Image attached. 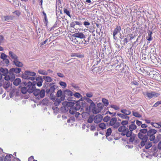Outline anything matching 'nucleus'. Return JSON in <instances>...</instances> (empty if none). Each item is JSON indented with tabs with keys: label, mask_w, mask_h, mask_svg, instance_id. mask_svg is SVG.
Returning <instances> with one entry per match:
<instances>
[{
	"label": "nucleus",
	"mask_w": 161,
	"mask_h": 161,
	"mask_svg": "<svg viewBox=\"0 0 161 161\" xmlns=\"http://www.w3.org/2000/svg\"><path fill=\"white\" fill-rule=\"evenodd\" d=\"M43 78L47 82H50L52 80V78L49 76H44Z\"/></svg>",
	"instance_id": "c9c22d12"
},
{
	"label": "nucleus",
	"mask_w": 161,
	"mask_h": 161,
	"mask_svg": "<svg viewBox=\"0 0 161 161\" xmlns=\"http://www.w3.org/2000/svg\"><path fill=\"white\" fill-rule=\"evenodd\" d=\"M72 36L74 37L79 38L80 39H83L86 37L85 36L82 32L75 33Z\"/></svg>",
	"instance_id": "9d476101"
},
{
	"label": "nucleus",
	"mask_w": 161,
	"mask_h": 161,
	"mask_svg": "<svg viewBox=\"0 0 161 161\" xmlns=\"http://www.w3.org/2000/svg\"><path fill=\"white\" fill-rule=\"evenodd\" d=\"M62 91L61 90H58L57 93V95L58 97H60L62 95Z\"/></svg>",
	"instance_id": "4d7b16f0"
},
{
	"label": "nucleus",
	"mask_w": 161,
	"mask_h": 161,
	"mask_svg": "<svg viewBox=\"0 0 161 161\" xmlns=\"http://www.w3.org/2000/svg\"><path fill=\"white\" fill-rule=\"evenodd\" d=\"M15 74L13 72V71H11L10 69L9 70V75L11 79V81H13L15 78Z\"/></svg>",
	"instance_id": "4be33fe9"
},
{
	"label": "nucleus",
	"mask_w": 161,
	"mask_h": 161,
	"mask_svg": "<svg viewBox=\"0 0 161 161\" xmlns=\"http://www.w3.org/2000/svg\"><path fill=\"white\" fill-rule=\"evenodd\" d=\"M4 79L5 80H7V81H8L9 80H11V79L10 78L9 75H6L5 76Z\"/></svg>",
	"instance_id": "680f3d73"
},
{
	"label": "nucleus",
	"mask_w": 161,
	"mask_h": 161,
	"mask_svg": "<svg viewBox=\"0 0 161 161\" xmlns=\"http://www.w3.org/2000/svg\"><path fill=\"white\" fill-rule=\"evenodd\" d=\"M160 104L159 101L157 102L153 105V107H156L158 106Z\"/></svg>",
	"instance_id": "338daca9"
},
{
	"label": "nucleus",
	"mask_w": 161,
	"mask_h": 161,
	"mask_svg": "<svg viewBox=\"0 0 161 161\" xmlns=\"http://www.w3.org/2000/svg\"><path fill=\"white\" fill-rule=\"evenodd\" d=\"M69 109L68 106H63L61 108V111L63 112H67Z\"/></svg>",
	"instance_id": "72a5a7b5"
},
{
	"label": "nucleus",
	"mask_w": 161,
	"mask_h": 161,
	"mask_svg": "<svg viewBox=\"0 0 161 161\" xmlns=\"http://www.w3.org/2000/svg\"><path fill=\"white\" fill-rule=\"evenodd\" d=\"M38 73L44 75H48L47 72L46 71L42 70V69H40L38 70Z\"/></svg>",
	"instance_id": "2f4dec72"
},
{
	"label": "nucleus",
	"mask_w": 161,
	"mask_h": 161,
	"mask_svg": "<svg viewBox=\"0 0 161 161\" xmlns=\"http://www.w3.org/2000/svg\"><path fill=\"white\" fill-rule=\"evenodd\" d=\"M97 108H98L101 111L103 110V106L102 103H99L97 104Z\"/></svg>",
	"instance_id": "e433bc0d"
},
{
	"label": "nucleus",
	"mask_w": 161,
	"mask_h": 161,
	"mask_svg": "<svg viewBox=\"0 0 161 161\" xmlns=\"http://www.w3.org/2000/svg\"><path fill=\"white\" fill-rule=\"evenodd\" d=\"M110 117L107 116L104 117L103 120L105 122H108L110 120Z\"/></svg>",
	"instance_id": "09e8293b"
},
{
	"label": "nucleus",
	"mask_w": 161,
	"mask_h": 161,
	"mask_svg": "<svg viewBox=\"0 0 161 161\" xmlns=\"http://www.w3.org/2000/svg\"><path fill=\"white\" fill-rule=\"evenodd\" d=\"M1 72L3 74V75L5 76V75L8 74V70L7 69H4L3 68L1 69Z\"/></svg>",
	"instance_id": "a878e982"
},
{
	"label": "nucleus",
	"mask_w": 161,
	"mask_h": 161,
	"mask_svg": "<svg viewBox=\"0 0 161 161\" xmlns=\"http://www.w3.org/2000/svg\"><path fill=\"white\" fill-rule=\"evenodd\" d=\"M121 28L120 26H117L116 28L114 29L113 31V36H114V39L116 40L117 37L115 36L119 33L121 30Z\"/></svg>",
	"instance_id": "6e6552de"
},
{
	"label": "nucleus",
	"mask_w": 161,
	"mask_h": 161,
	"mask_svg": "<svg viewBox=\"0 0 161 161\" xmlns=\"http://www.w3.org/2000/svg\"><path fill=\"white\" fill-rule=\"evenodd\" d=\"M62 104L64 106H73L74 103L72 102L65 101L63 102L62 103Z\"/></svg>",
	"instance_id": "cd10ccee"
},
{
	"label": "nucleus",
	"mask_w": 161,
	"mask_h": 161,
	"mask_svg": "<svg viewBox=\"0 0 161 161\" xmlns=\"http://www.w3.org/2000/svg\"><path fill=\"white\" fill-rule=\"evenodd\" d=\"M57 75L59 76L61 78H63L64 77V75L60 73H57Z\"/></svg>",
	"instance_id": "69168bd1"
},
{
	"label": "nucleus",
	"mask_w": 161,
	"mask_h": 161,
	"mask_svg": "<svg viewBox=\"0 0 161 161\" xmlns=\"http://www.w3.org/2000/svg\"><path fill=\"white\" fill-rule=\"evenodd\" d=\"M33 92L36 98L38 99L43 97L45 95V91L43 89L40 90L39 89H35Z\"/></svg>",
	"instance_id": "f03ea898"
},
{
	"label": "nucleus",
	"mask_w": 161,
	"mask_h": 161,
	"mask_svg": "<svg viewBox=\"0 0 161 161\" xmlns=\"http://www.w3.org/2000/svg\"><path fill=\"white\" fill-rule=\"evenodd\" d=\"M109 125L112 126L114 128L117 129L120 125V123L117 122L116 118L114 117L110 119L109 122Z\"/></svg>",
	"instance_id": "39448f33"
},
{
	"label": "nucleus",
	"mask_w": 161,
	"mask_h": 161,
	"mask_svg": "<svg viewBox=\"0 0 161 161\" xmlns=\"http://www.w3.org/2000/svg\"><path fill=\"white\" fill-rule=\"evenodd\" d=\"M2 20L3 21H9L12 19V17L10 16H2L1 17Z\"/></svg>",
	"instance_id": "2eb2a0df"
},
{
	"label": "nucleus",
	"mask_w": 161,
	"mask_h": 161,
	"mask_svg": "<svg viewBox=\"0 0 161 161\" xmlns=\"http://www.w3.org/2000/svg\"><path fill=\"white\" fill-rule=\"evenodd\" d=\"M98 126L99 128L102 130H103L106 128V125L105 124L103 123H101L99 124Z\"/></svg>",
	"instance_id": "bb28decb"
},
{
	"label": "nucleus",
	"mask_w": 161,
	"mask_h": 161,
	"mask_svg": "<svg viewBox=\"0 0 161 161\" xmlns=\"http://www.w3.org/2000/svg\"><path fill=\"white\" fill-rule=\"evenodd\" d=\"M95 108V103L93 102L91 103L89 106V108L92 110V111Z\"/></svg>",
	"instance_id": "58836bf2"
},
{
	"label": "nucleus",
	"mask_w": 161,
	"mask_h": 161,
	"mask_svg": "<svg viewBox=\"0 0 161 161\" xmlns=\"http://www.w3.org/2000/svg\"><path fill=\"white\" fill-rule=\"evenodd\" d=\"M153 127L156 128H160V127L159 126V123H155V124H154V125H153Z\"/></svg>",
	"instance_id": "0e129e2a"
},
{
	"label": "nucleus",
	"mask_w": 161,
	"mask_h": 161,
	"mask_svg": "<svg viewBox=\"0 0 161 161\" xmlns=\"http://www.w3.org/2000/svg\"><path fill=\"white\" fill-rule=\"evenodd\" d=\"M65 93L66 95H67L70 97L72 96L73 95L72 92L69 90H65Z\"/></svg>",
	"instance_id": "c85d7f7f"
},
{
	"label": "nucleus",
	"mask_w": 161,
	"mask_h": 161,
	"mask_svg": "<svg viewBox=\"0 0 161 161\" xmlns=\"http://www.w3.org/2000/svg\"><path fill=\"white\" fill-rule=\"evenodd\" d=\"M117 114L119 117L123 119L127 120H129L130 119V117L128 116V115H126L123 113H118Z\"/></svg>",
	"instance_id": "ddd939ff"
},
{
	"label": "nucleus",
	"mask_w": 161,
	"mask_h": 161,
	"mask_svg": "<svg viewBox=\"0 0 161 161\" xmlns=\"http://www.w3.org/2000/svg\"><path fill=\"white\" fill-rule=\"evenodd\" d=\"M21 82V80L19 78H17L13 82V84L14 85L18 86Z\"/></svg>",
	"instance_id": "5701e85b"
},
{
	"label": "nucleus",
	"mask_w": 161,
	"mask_h": 161,
	"mask_svg": "<svg viewBox=\"0 0 161 161\" xmlns=\"http://www.w3.org/2000/svg\"><path fill=\"white\" fill-rule=\"evenodd\" d=\"M134 123V122H133L129 126V131L131 132V134L132 133V131L135 130L136 128V125L133 123Z\"/></svg>",
	"instance_id": "4468645a"
},
{
	"label": "nucleus",
	"mask_w": 161,
	"mask_h": 161,
	"mask_svg": "<svg viewBox=\"0 0 161 161\" xmlns=\"http://www.w3.org/2000/svg\"><path fill=\"white\" fill-rule=\"evenodd\" d=\"M122 136L126 135L127 137H129L131 136V132H129V129L128 128H126L120 133Z\"/></svg>",
	"instance_id": "f8f14e48"
},
{
	"label": "nucleus",
	"mask_w": 161,
	"mask_h": 161,
	"mask_svg": "<svg viewBox=\"0 0 161 161\" xmlns=\"http://www.w3.org/2000/svg\"><path fill=\"white\" fill-rule=\"evenodd\" d=\"M8 57V56L4 53H2L0 58L3 60Z\"/></svg>",
	"instance_id": "49530a36"
},
{
	"label": "nucleus",
	"mask_w": 161,
	"mask_h": 161,
	"mask_svg": "<svg viewBox=\"0 0 161 161\" xmlns=\"http://www.w3.org/2000/svg\"><path fill=\"white\" fill-rule=\"evenodd\" d=\"M144 95L146 96L149 99H151L152 98H155L158 97L159 95V94L154 92H146Z\"/></svg>",
	"instance_id": "423d86ee"
},
{
	"label": "nucleus",
	"mask_w": 161,
	"mask_h": 161,
	"mask_svg": "<svg viewBox=\"0 0 161 161\" xmlns=\"http://www.w3.org/2000/svg\"><path fill=\"white\" fill-rule=\"evenodd\" d=\"M60 85L62 86H63L64 87H65L66 86V83L64 82L61 81L59 83Z\"/></svg>",
	"instance_id": "bf43d9fd"
},
{
	"label": "nucleus",
	"mask_w": 161,
	"mask_h": 161,
	"mask_svg": "<svg viewBox=\"0 0 161 161\" xmlns=\"http://www.w3.org/2000/svg\"><path fill=\"white\" fill-rule=\"evenodd\" d=\"M102 116L100 114H98L94 118V122L96 123H98L101 122L103 119Z\"/></svg>",
	"instance_id": "1a4fd4ad"
},
{
	"label": "nucleus",
	"mask_w": 161,
	"mask_h": 161,
	"mask_svg": "<svg viewBox=\"0 0 161 161\" xmlns=\"http://www.w3.org/2000/svg\"><path fill=\"white\" fill-rule=\"evenodd\" d=\"M74 23L75 24V25H82V23L81 22H79V21H74Z\"/></svg>",
	"instance_id": "e2e57ef3"
},
{
	"label": "nucleus",
	"mask_w": 161,
	"mask_h": 161,
	"mask_svg": "<svg viewBox=\"0 0 161 161\" xmlns=\"http://www.w3.org/2000/svg\"><path fill=\"white\" fill-rule=\"evenodd\" d=\"M100 111H101L97 106L96 107H95V109L93 110L92 112L94 114H97L99 113Z\"/></svg>",
	"instance_id": "4c0bfd02"
},
{
	"label": "nucleus",
	"mask_w": 161,
	"mask_h": 161,
	"mask_svg": "<svg viewBox=\"0 0 161 161\" xmlns=\"http://www.w3.org/2000/svg\"><path fill=\"white\" fill-rule=\"evenodd\" d=\"M36 75V73L33 72L26 71L22 75V78L25 79L34 80L35 79L34 76Z\"/></svg>",
	"instance_id": "f257e3e1"
},
{
	"label": "nucleus",
	"mask_w": 161,
	"mask_h": 161,
	"mask_svg": "<svg viewBox=\"0 0 161 161\" xmlns=\"http://www.w3.org/2000/svg\"><path fill=\"white\" fill-rule=\"evenodd\" d=\"M86 96L88 97H92L93 94L91 92L87 93L86 94Z\"/></svg>",
	"instance_id": "6e6d98bb"
},
{
	"label": "nucleus",
	"mask_w": 161,
	"mask_h": 161,
	"mask_svg": "<svg viewBox=\"0 0 161 161\" xmlns=\"http://www.w3.org/2000/svg\"><path fill=\"white\" fill-rule=\"evenodd\" d=\"M13 62L14 64L16 66L18 67H22L23 65L22 63L19 61L18 59H16L15 60H14Z\"/></svg>",
	"instance_id": "a211bd4d"
},
{
	"label": "nucleus",
	"mask_w": 161,
	"mask_h": 161,
	"mask_svg": "<svg viewBox=\"0 0 161 161\" xmlns=\"http://www.w3.org/2000/svg\"><path fill=\"white\" fill-rule=\"evenodd\" d=\"M11 160V157L9 155H7L4 159V161H10Z\"/></svg>",
	"instance_id": "a18cd8bd"
},
{
	"label": "nucleus",
	"mask_w": 161,
	"mask_h": 161,
	"mask_svg": "<svg viewBox=\"0 0 161 161\" xmlns=\"http://www.w3.org/2000/svg\"><path fill=\"white\" fill-rule=\"evenodd\" d=\"M147 130L146 129H141L140 130V132L139 133H141V134H145L147 132Z\"/></svg>",
	"instance_id": "de8ad7c7"
},
{
	"label": "nucleus",
	"mask_w": 161,
	"mask_h": 161,
	"mask_svg": "<svg viewBox=\"0 0 161 161\" xmlns=\"http://www.w3.org/2000/svg\"><path fill=\"white\" fill-rule=\"evenodd\" d=\"M3 60L4 62L6 64H9V60L7 58L5 59H4Z\"/></svg>",
	"instance_id": "774afa93"
},
{
	"label": "nucleus",
	"mask_w": 161,
	"mask_h": 161,
	"mask_svg": "<svg viewBox=\"0 0 161 161\" xmlns=\"http://www.w3.org/2000/svg\"><path fill=\"white\" fill-rule=\"evenodd\" d=\"M130 138L129 139V141L132 143H135L136 141V136L134 134L132 133L131 134V136H130Z\"/></svg>",
	"instance_id": "6ab92c4d"
},
{
	"label": "nucleus",
	"mask_w": 161,
	"mask_h": 161,
	"mask_svg": "<svg viewBox=\"0 0 161 161\" xmlns=\"http://www.w3.org/2000/svg\"><path fill=\"white\" fill-rule=\"evenodd\" d=\"M40 81H38L37 83H36L37 85L39 87L41 86L42 85V80L41 78H40Z\"/></svg>",
	"instance_id": "3c124183"
},
{
	"label": "nucleus",
	"mask_w": 161,
	"mask_h": 161,
	"mask_svg": "<svg viewBox=\"0 0 161 161\" xmlns=\"http://www.w3.org/2000/svg\"><path fill=\"white\" fill-rule=\"evenodd\" d=\"M10 82L8 81H5L4 82L3 86L5 89H7L10 86Z\"/></svg>",
	"instance_id": "b1692460"
},
{
	"label": "nucleus",
	"mask_w": 161,
	"mask_h": 161,
	"mask_svg": "<svg viewBox=\"0 0 161 161\" xmlns=\"http://www.w3.org/2000/svg\"><path fill=\"white\" fill-rule=\"evenodd\" d=\"M25 83L27 85L26 86L28 89V92L29 93L33 92L36 88V82H33L32 83L30 81H29L27 82V84L26 82H25L24 83V84Z\"/></svg>",
	"instance_id": "7ed1b4c3"
},
{
	"label": "nucleus",
	"mask_w": 161,
	"mask_h": 161,
	"mask_svg": "<svg viewBox=\"0 0 161 161\" xmlns=\"http://www.w3.org/2000/svg\"><path fill=\"white\" fill-rule=\"evenodd\" d=\"M157 132V130L153 129H150L148 131L147 135L150 136L155 135Z\"/></svg>",
	"instance_id": "f3484780"
},
{
	"label": "nucleus",
	"mask_w": 161,
	"mask_h": 161,
	"mask_svg": "<svg viewBox=\"0 0 161 161\" xmlns=\"http://www.w3.org/2000/svg\"><path fill=\"white\" fill-rule=\"evenodd\" d=\"M112 133V130L110 128H109L107 130V132L106 133V136L107 137V136H109Z\"/></svg>",
	"instance_id": "ea45409f"
},
{
	"label": "nucleus",
	"mask_w": 161,
	"mask_h": 161,
	"mask_svg": "<svg viewBox=\"0 0 161 161\" xmlns=\"http://www.w3.org/2000/svg\"><path fill=\"white\" fill-rule=\"evenodd\" d=\"M84 25L87 28H88V27L87 26H89L90 25V24L89 22L87 21H85L83 23Z\"/></svg>",
	"instance_id": "13d9d810"
},
{
	"label": "nucleus",
	"mask_w": 161,
	"mask_h": 161,
	"mask_svg": "<svg viewBox=\"0 0 161 161\" xmlns=\"http://www.w3.org/2000/svg\"><path fill=\"white\" fill-rule=\"evenodd\" d=\"M42 104L44 105H47L48 103V100L47 98H44L42 102Z\"/></svg>",
	"instance_id": "c03bdc74"
},
{
	"label": "nucleus",
	"mask_w": 161,
	"mask_h": 161,
	"mask_svg": "<svg viewBox=\"0 0 161 161\" xmlns=\"http://www.w3.org/2000/svg\"><path fill=\"white\" fill-rule=\"evenodd\" d=\"M110 107L111 108H114L116 110H118L119 108V107L118 106L116 105H112Z\"/></svg>",
	"instance_id": "864d4df0"
},
{
	"label": "nucleus",
	"mask_w": 161,
	"mask_h": 161,
	"mask_svg": "<svg viewBox=\"0 0 161 161\" xmlns=\"http://www.w3.org/2000/svg\"><path fill=\"white\" fill-rule=\"evenodd\" d=\"M50 87L48 88H47L46 90V92L47 93L51 95L54 92V91L56 89V86L55 85L52 86L51 84L50 85Z\"/></svg>",
	"instance_id": "0eeeda50"
},
{
	"label": "nucleus",
	"mask_w": 161,
	"mask_h": 161,
	"mask_svg": "<svg viewBox=\"0 0 161 161\" xmlns=\"http://www.w3.org/2000/svg\"><path fill=\"white\" fill-rule=\"evenodd\" d=\"M132 114L134 116L138 117L140 118L142 117V115L140 114L138 112H136L134 111H132Z\"/></svg>",
	"instance_id": "c756f323"
},
{
	"label": "nucleus",
	"mask_w": 161,
	"mask_h": 161,
	"mask_svg": "<svg viewBox=\"0 0 161 161\" xmlns=\"http://www.w3.org/2000/svg\"><path fill=\"white\" fill-rule=\"evenodd\" d=\"M149 136V140L151 141H153L155 140V135L150 136Z\"/></svg>",
	"instance_id": "5fc2aeb1"
},
{
	"label": "nucleus",
	"mask_w": 161,
	"mask_h": 161,
	"mask_svg": "<svg viewBox=\"0 0 161 161\" xmlns=\"http://www.w3.org/2000/svg\"><path fill=\"white\" fill-rule=\"evenodd\" d=\"M128 120H123L121 123V124L122 125V126H125V125H127L129 123Z\"/></svg>",
	"instance_id": "8fccbe9b"
},
{
	"label": "nucleus",
	"mask_w": 161,
	"mask_h": 161,
	"mask_svg": "<svg viewBox=\"0 0 161 161\" xmlns=\"http://www.w3.org/2000/svg\"><path fill=\"white\" fill-rule=\"evenodd\" d=\"M21 92L23 94H25L28 92V89L27 86L22 88L21 89Z\"/></svg>",
	"instance_id": "f704fd0d"
},
{
	"label": "nucleus",
	"mask_w": 161,
	"mask_h": 161,
	"mask_svg": "<svg viewBox=\"0 0 161 161\" xmlns=\"http://www.w3.org/2000/svg\"><path fill=\"white\" fill-rule=\"evenodd\" d=\"M9 55L10 57L13 59L14 60H15L18 59V57L17 55L12 51L9 52Z\"/></svg>",
	"instance_id": "aec40b11"
},
{
	"label": "nucleus",
	"mask_w": 161,
	"mask_h": 161,
	"mask_svg": "<svg viewBox=\"0 0 161 161\" xmlns=\"http://www.w3.org/2000/svg\"><path fill=\"white\" fill-rule=\"evenodd\" d=\"M64 12L66 15H67L69 16L70 18H71V15L70 14V11L69 10H68L67 9L64 8Z\"/></svg>",
	"instance_id": "37998d69"
},
{
	"label": "nucleus",
	"mask_w": 161,
	"mask_h": 161,
	"mask_svg": "<svg viewBox=\"0 0 161 161\" xmlns=\"http://www.w3.org/2000/svg\"><path fill=\"white\" fill-rule=\"evenodd\" d=\"M73 95L77 98H79L81 97L80 94L78 92H75V94H73Z\"/></svg>",
	"instance_id": "603ef678"
},
{
	"label": "nucleus",
	"mask_w": 161,
	"mask_h": 161,
	"mask_svg": "<svg viewBox=\"0 0 161 161\" xmlns=\"http://www.w3.org/2000/svg\"><path fill=\"white\" fill-rule=\"evenodd\" d=\"M77 108L74 106L71 107L69 110V113L72 114H75L76 111L80 109V106L78 105L77 106Z\"/></svg>",
	"instance_id": "9b49d317"
},
{
	"label": "nucleus",
	"mask_w": 161,
	"mask_h": 161,
	"mask_svg": "<svg viewBox=\"0 0 161 161\" xmlns=\"http://www.w3.org/2000/svg\"><path fill=\"white\" fill-rule=\"evenodd\" d=\"M138 136L139 139L142 140L140 143L141 146L142 147H143L145 145V142H147L148 138L147 136L145 134L139 133Z\"/></svg>",
	"instance_id": "20e7f679"
},
{
	"label": "nucleus",
	"mask_w": 161,
	"mask_h": 161,
	"mask_svg": "<svg viewBox=\"0 0 161 161\" xmlns=\"http://www.w3.org/2000/svg\"><path fill=\"white\" fill-rule=\"evenodd\" d=\"M102 101L105 106L107 107L108 105V100L106 99L103 98L102 99Z\"/></svg>",
	"instance_id": "473e14b6"
},
{
	"label": "nucleus",
	"mask_w": 161,
	"mask_h": 161,
	"mask_svg": "<svg viewBox=\"0 0 161 161\" xmlns=\"http://www.w3.org/2000/svg\"><path fill=\"white\" fill-rule=\"evenodd\" d=\"M126 128L125 126H121L119 127L118 130L119 132H122Z\"/></svg>",
	"instance_id": "a19ab883"
},
{
	"label": "nucleus",
	"mask_w": 161,
	"mask_h": 161,
	"mask_svg": "<svg viewBox=\"0 0 161 161\" xmlns=\"http://www.w3.org/2000/svg\"><path fill=\"white\" fill-rule=\"evenodd\" d=\"M149 32H148V36L146 37V38L148 41H151L152 40V32L151 31H149Z\"/></svg>",
	"instance_id": "7c9ffc66"
},
{
	"label": "nucleus",
	"mask_w": 161,
	"mask_h": 161,
	"mask_svg": "<svg viewBox=\"0 0 161 161\" xmlns=\"http://www.w3.org/2000/svg\"><path fill=\"white\" fill-rule=\"evenodd\" d=\"M152 146V143L150 142H147V143H145V148L147 149H148L151 147Z\"/></svg>",
	"instance_id": "393cba45"
},
{
	"label": "nucleus",
	"mask_w": 161,
	"mask_h": 161,
	"mask_svg": "<svg viewBox=\"0 0 161 161\" xmlns=\"http://www.w3.org/2000/svg\"><path fill=\"white\" fill-rule=\"evenodd\" d=\"M11 69V71H13L15 75L19 73L21 71V69L19 68H13Z\"/></svg>",
	"instance_id": "412c9836"
},
{
	"label": "nucleus",
	"mask_w": 161,
	"mask_h": 161,
	"mask_svg": "<svg viewBox=\"0 0 161 161\" xmlns=\"http://www.w3.org/2000/svg\"><path fill=\"white\" fill-rule=\"evenodd\" d=\"M132 84L136 86H138L139 85V81H137L135 80H134L132 81Z\"/></svg>",
	"instance_id": "052dcab7"
},
{
	"label": "nucleus",
	"mask_w": 161,
	"mask_h": 161,
	"mask_svg": "<svg viewBox=\"0 0 161 161\" xmlns=\"http://www.w3.org/2000/svg\"><path fill=\"white\" fill-rule=\"evenodd\" d=\"M120 111L121 113L127 115H130L131 114V112L130 110H127L126 109L121 108Z\"/></svg>",
	"instance_id": "dca6fc26"
},
{
	"label": "nucleus",
	"mask_w": 161,
	"mask_h": 161,
	"mask_svg": "<svg viewBox=\"0 0 161 161\" xmlns=\"http://www.w3.org/2000/svg\"><path fill=\"white\" fill-rule=\"evenodd\" d=\"M93 120H94V118H93V116H90L87 120V122L89 123H92Z\"/></svg>",
	"instance_id": "79ce46f5"
}]
</instances>
